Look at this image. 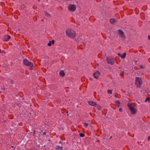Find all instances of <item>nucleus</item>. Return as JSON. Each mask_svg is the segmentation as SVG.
I'll list each match as a JSON object with an SVG mask.
<instances>
[{"mask_svg":"<svg viewBox=\"0 0 150 150\" xmlns=\"http://www.w3.org/2000/svg\"><path fill=\"white\" fill-rule=\"evenodd\" d=\"M118 33L119 36L123 39L124 40L125 38V36L123 32L121 30L119 29L118 30Z\"/></svg>","mask_w":150,"mask_h":150,"instance_id":"6","label":"nucleus"},{"mask_svg":"<svg viewBox=\"0 0 150 150\" xmlns=\"http://www.w3.org/2000/svg\"><path fill=\"white\" fill-rule=\"evenodd\" d=\"M148 140H150V137H149L148 138Z\"/></svg>","mask_w":150,"mask_h":150,"instance_id":"25","label":"nucleus"},{"mask_svg":"<svg viewBox=\"0 0 150 150\" xmlns=\"http://www.w3.org/2000/svg\"><path fill=\"white\" fill-rule=\"evenodd\" d=\"M115 103L118 107L120 106V102L119 101H115Z\"/></svg>","mask_w":150,"mask_h":150,"instance_id":"14","label":"nucleus"},{"mask_svg":"<svg viewBox=\"0 0 150 150\" xmlns=\"http://www.w3.org/2000/svg\"><path fill=\"white\" fill-rule=\"evenodd\" d=\"M112 138V136H111V137H110V139H111Z\"/></svg>","mask_w":150,"mask_h":150,"instance_id":"28","label":"nucleus"},{"mask_svg":"<svg viewBox=\"0 0 150 150\" xmlns=\"http://www.w3.org/2000/svg\"><path fill=\"white\" fill-rule=\"evenodd\" d=\"M108 93L112 94V91L110 90H108Z\"/></svg>","mask_w":150,"mask_h":150,"instance_id":"19","label":"nucleus"},{"mask_svg":"<svg viewBox=\"0 0 150 150\" xmlns=\"http://www.w3.org/2000/svg\"><path fill=\"white\" fill-rule=\"evenodd\" d=\"M76 8V6L74 5H69V9L72 11H74Z\"/></svg>","mask_w":150,"mask_h":150,"instance_id":"8","label":"nucleus"},{"mask_svg":"<svg viewBox=\"0 0 150 150\" xmlns=\"http://www.w3.org/2000/svg\"><path fill=\"white\" fill-rule=\"evenodd\" d=\"M95 106L96 107L98 110H100L101 108V107L100 105H98L97 104Z\"/></svg>","mask_w":150,"mask_h":150,"instance_id":"15","label":"nucleus"},{"mask_svg":"<svg viewBox=\"0 0 150 150\" xmlns=\"http://www.w3.org/2000/svg\"><path fill=\"white\" fill-rule=\"evenodd\" d=\"M10 38L11 37L9 35H6L4 36V40L5 41H8Z\"/></svg>","mask_w":150,"mask_h":150,"instance_id":"9","label":"nucleus"},{"mask_svg":"<svg viewBox=\"0 0 150 150\" xmlns=\"http://www.w3.org/2000/svg\"><path fill=\"white\" fill-rule=\"evenodd\" d=\"M88 103L91 106H95L96 105V103L93 101H89Z\"/></svg>","mask_w":150,"mask_h":150,"instance_id":"11","label":"nucleus"},{"mask_svg":"<svg viewBox=\"0 0 150 150\" xmlns=\"http://www.w3.org/2000/svg\"><path fill=\"white\" fill-rule=\"evenodd\" d=\"M38 1H40V0H38Z\"/></svg>","mask_w":150,"mask_h":150,"instance_id":"30","label":"nucleus"},{"mask_svg":"<svg viewBox=\"0 0 150 150\" xmlns=\"http://www.w3.org/2000/svg\"><path fill=\"white\" fill-rule=\"evenodd\" d=\"M127 105L130 110L131 113L133 114H135L136 112V110L133 106L132 104L130 103H128Z\"/></svg>","mask_w":150,"mask_h":150,"instance_id":"3","label":"nucleus"},{"mask_svg":"<svg viewBox=\"0 0 150 150\" xmlns=\"http://www.w3.org/2000/svg\"><path fill=\"white\" fill-rule=\"evenodd\" d=\"M23 62L24 65L28 66L30 67L31 69L33 68V64L32 62H29L27 59H23Z\"/></svg>","mask_w":150,"mask_h":150,"instance_id":"4","label":"nucleus"},{"mask_svg":"<svg viewBox=\"0 0 150 150\" xmlns=\"http://www.w3.org/2000/svg\"><path fill=\"white\" fill-rule=\"evenodd\" d=\"M45 14L46 16H47V17H50V14L48 13L45 12Z\"/></svg>","mask_w":150,"mask_h":150,"instance_id":"18","label":"nucleus"},{"mask_svg":"<svg viewBox=\"0 0 150 150\" xmlns=\"http://www.w3.org/2000/svg\"><path fill=\"white\" fill-rule=\"evenodd\" d=\"M11 147H12V148H13V146H11Z\"/></svg>","mask_w":150,"mask_h":150,"instance_id":"29","label":"nucleus"},{"mask_svg":"<svg viewBox=\"0 0 150 150\" xmlns=\"http://www.w3.org/2000/svg\"><path fill=\"white\" fill-rule=\"evenodd\" d=\"M142 80L140 78L138 77L136 78L135 85L137 87L140 88L142 84Z\"/></svg>","mask_w":150,"mask_h":150,"instance_id":"2","label":"nucleus"},{"mask_svg":"<svg viewBox=\"0 0 150 150\" xmlns=\"http://www.w3.org/2000/svg\"><path fill=\"white\" fill-rule=\"evenodd\" d=\"M149 102H150V100H149Z\"/></svg>","mask_w":150,"mask_h":150,"instance_id":"31","label":"nucleus"},{"mask_svg":"<svg viewBox=\"0 0 150 150\" xmlns=\"http://www.w3.org/2000/svg\"><path fill=\"white\" fill-rule=\"evenodd\" d=\"M148 39L150 40V35L148 36Z\"/></svg>","mask_w":150,"mask_h":150,"instance_id":"26","label":"nucleus"},{"mask_svg":"<svg viewBox=\"0 0 150 150\" xmlns=\"http://www.w3.org/2000/svg\"><path fill=\"white\" fill-rule=\"evenodd\" d=\"M100 75V73L98 71H96L93 74V76L94 78L98 79Z\"/></svg>","mask_w":150,"mask_h":150,"instance_id":"7","label":"nucleus"},{"mask_svg":"<svg viewBox=\"0 0 150 150\" xmlns=\"http://www.w3.org/2000/svg\"><path fill=\"white\" fill-rule=\"evenodd\" d=\"M67 36L71 38H74L76 36V32L74 30L71 29H67L66 32Z\"/></svg>","mask_w":150,"mask_h":150,"instance_id":"1","label":"nucleus"},{"mask_svg":"<svg viewBox=\"0 0 150 150\" xmlns=\"http://www.w3.org/2000/svg\"><path fill=\"white\" fill-rule=\"evenodd\" d=\"M126 53L125 52L123 53V55H121V57L123 59L125 57H126Z\"/></svg>","mask_w":150,"mask_h":150,"instance_id":"16","label":"nucleus"},{"mask_svg":"<svg viewBox=\"0 0 150 150\" xmlns=\"http://www.w3.org/2000/svg\"><path fill=\"white\" fill-rule=\"evenodd\" d=\"M54 40H52V41H50L48 43L47 45L48 46H51L52 44H53L54 43Z\"/></svg>","mask_w":150,"mask_h":150,"instance_id":"12","label":"nucleus"},{"mask_svg":"<svg viewBox=\"0 0 150 150\" xmlns=\"http://www.w3.org/2000/svg\"><path fill=\"white\" fill-rule=\"evenodd\" d=\"M150 100V99L149 98H146V99H145V102H146L147 101H149V100Z\"/></svg>","mask_w":150,"mask_h":150,"instance_id":"20","label":"nucleus"},{"mask_svg":"<svg viewBox=\"0 0 150 150\" xmlns=\"http://www.w3.org/2000/svg\"><path fill=\"white\" fill-rule=\"evenodd\" d=\"M59 75L62 76H64L65 75V73L63 70L60 71L59 73Z\"/></svg>","mask_w":150,"mask_h":150,"instance_id":"13","label":"nucleus"},{"mask_svg":"<svg viewBox=\"0 0 150 150\" xmlns=\"http://www.w3.org/2000/svg\"><path fill=\"white\" fill-rule=\"evenodd\" d=\"M46 134V133L45 132L44 133V134Z\"/></svg>","mask_w":150,"mask_h":150,"instance_id":"27","label":"nucleus"},{"mask_svg":"<svg viewBox=\"0 0 150 150\" xmlns=\"http://www.w3.org/2000/svg\"><path fill=\"white\" fill-rule=\"evenodd\" d=\"M117 55L121 57V55L120 53H118Z\"/></svg>","mask_w":150,"mask_h":150,"instance_id":"24","label":"nucleus"},{"mask_svg":"<svg viewBox=\"0 0 150 150\" xmlns=\"http://www.w3.org/2000/svg\"><path fill=\"white\" fill-rule=\"evenodd\" d=\"M79 135L80 137H83L85 136L84 134L82 133H80L79 134Z\"/></svg>","mask_w":150,"mask_h":150,"instance_id":"17","label":"nucleus"},{"mask_svg":"<svg viewBox=\"0 0 150 150\" xmlns=\"http://www.w3.org/2000/svg\"><path fill=\"white\" fill-rule=\"evenodd\" d=\"M119 110L120 112H122V108H120L119 109Z\"/></svg>","mask_w":150,"mask_h":150,"instance_id":"23","label":"nucleus"},{"mask_svg":"<svg viewBox=\"0 0 150 150\" xmlns=\"http://www.w3.org/2000/svg\"><path fill=\"white\" fill-rule=\"evenodd\" d=\"M140 67L141 69H143V68H144V67L142 65H140Z\"/></svg>","mask_w":150,"mask_h":150,"instance_id":"22","label":"nucleus"},{"mask_svg":"<svg viewBox=\"0 0 150 150\" xmlns=\"http://www.w3.org/2000/svg\"><path fill=\"white\" fill-rule=\"evenodd\" d=\"M117 21V19L115 18H112L110 21V23L113 25L115 24Z\"/></svg>","mask_w":150,"mask_h":150,"instance_id":"10","label":"nucleus"},{"mask_svg":"<svg viewBox=\"0 0 150 150\" xmlns=\"http://www.w3.org/2000/svg\"><path fill=\"white\" fill-rule=\"evenodd\" d=\"M84 125L85 127H87L88 126V123L85 122L84 123Z\"/></svg>","mask_w":150,"mask_h":150,"instance_id":"21","label":"nucleus"},{"mask_svg":"<svg viewBox=\"0 0 150 150\" xmlns=\"http://www.w3.org/2000/svg\"><path fill=\"white\" fill-rule=\"evenodd\" d=\"M115 60V59L112 57H109L107 59L108 63L109 64L111 65H113L114 64Z\"/></svg>","mask_w":150,"mask_h":150,"instance_id":"5","label":"nucleus"}]
</instances>
